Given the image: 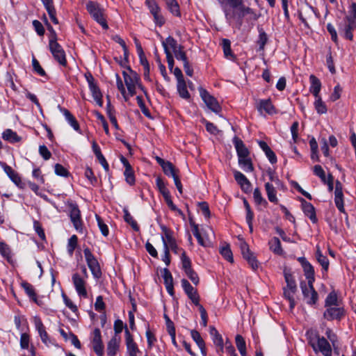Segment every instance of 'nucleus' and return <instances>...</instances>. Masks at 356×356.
Listing matches in <instances>:
<instances>
[{
  "instance_id": "nucleus-50",
  "label": "nucleus",
  "mask_w": 356,
  "mask_h": 356,
  "mask_svg": "<svg viewBox=\"0 0 356 356\" xmlns=\"http://www.w3.org/2000/svg\"><path fill=\"white\" fill-rule=\"evenodd\" d=\"M30 337L26 333H22L20 336V347L22 349H29Z\"/></svg>"
},
{
  "instance_id": "nucleus-46",
  "label": "nucleus",
  "mask_w": 356,
  "mask_h": 356,
  "mask_svg": "<svg viewBox=\"0 0 356 356\" xmlns=\"http://www.w3.org/2000/svg\"><path fill=\"white\" fill-rule=\"evenodd\" d=\"M0 253L5 259L10 261L11 259V252L9 247L3 242H0Z\"/></svg>"
},
{
  "instance_id": "nucleus-38",
  "label": "nucleus",
  "mask_w": 356,
  "mask_h": 356,
  "mask_svg": "<svg viewBox=\"0 0 356 356\" xmlns=\"http://www.w3.org/2000/svg\"><path fill=\"white\" fill-rule=\"evenodd\" d=\"M238 164L245 172H252L253 170V166L248 156L238 158Z\"/></svg>"
},
{
  "instance_id": "nucleus-17",
  "label": "nucleus",
  "mask_w": 356,
  "mask_h": 356,
  "mask_svg": "<svg viewBox=\"0 0 356 356\" xmlns=\"http://www.w3.org/2000/svg\"><path fill=\"white\" fill-rule=\"evenodd\" d=\"M72 282L78 295L83 297L87 296L86 289V278L81 277L78 273L72 275Z\"/></svg>"
},
{
  "instance_id": "nucleus-42",
  "label": "nucleus",
  "mask_w": 356,
  "mask_h": 356,
  "mask_svg": "<svg viewBox=\"0 0 356 356\" xmlns=\"http://www.w3.org/2000/svg\"><path fill=\"white\" fill-rule=\"evenodd\" d=\"M296 288L290 289V288H285L284 291V294L285 297L289 300V305L290 308L293 309L295 307L296 302L293 298V296L296 291Z\"/></svg>"
},
{
  "instance_id": "nucleus-61",
  "label": "nucleus",
  "mask_w": 356,
  "mask_h": 356,
  "mask_svg": "<svg viewBox=\"0 0 356 356\" xmlns=\"http://www.w3.org/2000/svg\"><path fill=\"white\" fill-rule=\"evenodd\" d=\"M185 273L194 284H198L199 277L196 273H195L193 270H187Z\"/></svg>"
},
{
  "instance_id": "nucleus-2",
  "label": "nucleus",
  "mask_w": 356,
  "mask_h": 356,
  "mask_svg": "<svg viewBox=\"0 0 356 356\" xmlns=\"http://www.w3.org/2000/svg\"><path fill=\"white\" fill-rule=\"evenodd\" d=\"M228 8H225L224 12L227 20L229 24H235L240 27L242 24V18L248 14L252 13V9L245 7L243 4V0L238 5H228Z\"/></svg>"
},
{
  "instance_id": "nucleus-18",
  "label": "nucleus",
  "mask_w": 356,
  "mask_h": 356,
  "mask_svg": "<svg viewBox=\"0 0 356 356\" xmlns=\"http://www.w3.org/2000/svg\"><path fill=\"white\" fill-rule=\"evenodd\" d=\"M125 343L129 355L137 356V353H138L140 350L128 330H125Z\"/></svg>"
},
{
  "instance_id": "nucleus-63",
  "label": "nucleus",
  "mask_w": 356,
  "mask_h": 356,
  "mask_svg": "<svg viewBox=\"0 0 356 356\" xmlns=\"http://www.w3.org/2000/svg\"><path fill=\"white\" fill-rule=\"evenodd\" d=\"M173 54L177 60L183 62V64L185 63V62H188L186 54L181 50V48L177 49V51Z\"/></svg>"
},
{
  "instance_id": "nucleus-25",
  "label": "nucleus",
  "mask_w": 356,
  "mask_h": 356,
  "mask_svg": "<svg viewBox=\"0 0 356 356\" xmlns=\"http://www.w3.org/2000/svg\"><path fill=\"white\" fill-rule=\"evenodd\" d=\"M334 202L337 209L342 213L345 212L343 200V193L339 183L337 184L334 191Z\"/></svg>"
},
{
  "instance_id": "nucleus-40",
  "label": "nucleus",
  "mask_w": 356,
  "mask_h": 356,
  "mask_svg": "<svg viewBox=\"0 0 356 356\" xmlns=\"http://www.w3.org/2000/svg\"><path fill=\"white\" fill-rule=\"evenodd\" d=\"M235 341L236 347L241 355L245 356L246 355V346L243 337L241 335H236Z\"/></svg>"
},
{
  "instance_id": "nucleus-45",
  "label": "nucleus",
  "mask_w": 356,
  "mask_h": 356,
  "mask_svg": "<svg viewBox=\"0 0 356 356\" xmlns=\"http://www.w3.org/2000/svg\"><path fill=\"white\" fill-rule=\"evenodd\" d=\"M161 167L164 173L168 176L172 177V175H175L177 173L176 169L169 161H166Z\"/></svg>"
},
{
  "instance_id": "nucleus-48",
  "label": "nucleus",
  "mask_w": 356,
  "mask_h": 356,
  "mask_svg": "<svg viewBox=\"0 0 356 356\" xmlns=\"http://www.w3.org/2000/svg\"><path fill=\"white\" fill-rule=\"evenodd\" d=\"M163 197L167 205L172 211L178 212L179 213H181V211L177 207V206L173 204L170 193H165V195H163Z\"/></svg>"
},
{
  "instance_id": "nucleus-23",
  "label": "nucleus",
  "mask_w": 356,
  "mask_h": 356,
  "mask_svg": "<svg viewBox=\"0 0 356 356\" xmlns=\"http://www.w3.org/2000/svg\"><path fill=\"white\" fill-rule=\"evenodd\" d=\"M120 343V337L118 335L113 336L107 344V354L109 356H115L118 351Z\"/></svg>"
},
{
  "instance_id": "nucleus-30",
  "label": "nucleus",
  "mask_w": 356,
  "mask_h": 356,
  "mask_svg": "<svg viewBox=\"0 0 356 356\" xmlns=\"http://www.w3.org/2000/svg\"><path fill=\"white\" fill-rule=\"evenodd\" d=\"M270 250L277 255L283 254L284 252L281 247V243L278 238L273 237L268 242Z\"/></svg>"
},
{
  "instance_id": "nucleus-52",
  "label": "nucleus",
  "mask_w": 356,
  "mask_h": 356,
  "mask_svg": "<svg viewBox=\"0 0 356 356\" xmlns=\"http://www.w3.org/2000/svg\"><path fill=\"white\" fill-rule=\"evenodd\" d=\"M77 244V237L75 235L72 236L68 240L67 251L70 254H72Z\"/></svg>"
},
{
  "instance_id": "nucleus-20",
  "label": "nucleus",
  "mask_w": 356,
  "mask_h": 356,
  "mask_svg": "<svg viewBox=\"0 0 356 356\" xmlns=\"http://www.w3.org/2000/svg\"><path fill=\"white\" fill-rule=\"evenodd\" d=\"M162 45L166 55H172L177 49H179L181 46L179 45L177 41L171 36L168 37L162 42Z\"/></svg>"
},
{
  "instance_id": "nucleus-60",
  "label": "nucleus",
  "mask_w": 356,
  "mask_h": 356,
  "mask_svg": "<svg viewBox=\"0 0 356 356\" xmlns=\"http://www.w3.org/2000/svg\"><path fill=\"white\" fill-rule=\"evenodd\" d=\"M327 29L331 35L332 40L335 43H337L338 41V37H337V31H336L335 28L334 27V26L332 24L329 23L327 24Z\"/></svg>"
},
{
  "instance_id": "nucleus-41",
  "label": "nucleus",
  "mask_w": 356,
  "mask_h": 356,
  "mask_svg": "<svg viewBox=\"0 0 356 356\" xmlns=\"http://www.w3.org/2000/svg\"><path fill=\"white\" fill-rule=\"evenodd\" d=\"M316 257L317 261L321 265L323 268L325 270H327L328 268V266H329V261L325 256L322 254V253L320 251L318 248H317Z\"/></svg>"
},
{
  "instance_id": "nucleus-26",
  "label": "nucleus",
  "mask_w": 356,
  "mask_h": 356,
  "mask_svg": "<svg viewBox=\"0 0 356 356\" xmlns=\"http://www.w3.org/2000/svg\"><path fill=\"white\" fill-rule=\"evenodd\" d=\"M2 138L10 143H19L22 140V137L10 129H7L2 133Z\"/></svg>"
},
{
  "instance_id": "nucleus-1",
  "label": "nucleus",
  "mask_w": 356,
  "mask_h": 356,
  "mask_svg": "<svg viewBox=\"0 0 356 356\" xmlns=\"http://www.w3.org/2000/svg\"><path fill=\"white\" fill-rule=\"evenodd\" d=\"M122 74L127 91L125 90L123 83L118 74H116L117 87L125 100H127L129 97L134 95L136 93L137 89H140L143 91V88L139 83V77L135 72L128 68L123 71Z\"/></svg>"
},
{
  "instance_id": "nucleus-9",
  "label": "nucleus",
  "mask_w": 356,
  "mask_h": 356,
  "mask_svg": "<svg viewBox=\"0 0 356 356\" xmlns=\"http://www.w3.org/2000/svg\"><path fill=\"white\" fill-rule=\"evenodd\" d=\"M85 77L88 84V87L91 95L97 103L99 106H103V100H102V94L97 85V83L95 81V79L92 76L91 74L88 73L85 74Z\"/></svg>"
},
{
  "instance_id": "nucleus-24",
  "label": "nucleus",
  "mask_w": 356,
  "mask_h": 356,
  "mask_svg": "<svg viewBox=\"0 0 356 356\" xmlns=\"http://www.w3.org/2000/svg\"><path fill=\"white\" fill-rule=\"evenodd\" d=\"M309 92L313 95L314 97L321 95L320 92L321 90V83L320 80L313 74L309 76Z\"/></svg>"
},
{
  "instance_id": "nucleus-15",
  "label": "nucleus",
  "mask_w": 356,
  "mask_h": 356,
  "mask_svg": "<svg viewBox=\"0 0 356 356\" xmlns=\"http://www.w3.org/2000/svg\"><path fill=\"white\" fill-rule=\"evenodd\" d=\"M344 315L343 306L339 305L338 306H332L327 307L324 312V316L328 320L339 319Z\"/></svg>"
},
{
  "instance_id": "nucleus-34",
  "label": "nucleus",
  "mask_w": 356,
  "mask_h": 356,
  "mask_svg": "<svg viewBox=\"0 0 356 356\" xmlns=\"http://www.w3.org/2000/svg\"><path fill=\"white\" fill-rule=\"evenodd\" d=\"M341 304V301L340 299L338 298L335 291H332L327 295L325 299V306L327 308L332 306H338Z\"/></svg>"
},
{
  "instance_id": "nucleus-27",
  "label": "nucleus",
  "mask_w": 356,
  "mask_h": 356,
  "mask_svg": "<svg viewBox=\"0 0 356 356\" xmlns=\"http://www.w3.org/2000/svg\"><path fill=\"white\" fill-rule=\"evenodd\" d=\"M233 142L238 158L248 156L249 152L241 140L235 137Z\"/></svg>"
},
{
  "instance_id": "nucleus-12",
  "label": "nucleus",
  "mask_w": 356,
  "mask_h": 356,
  "mask_svg": "<svg viewBox=\"0 0 356 356\" xmlns=\"http://www.w3.org/2000/svg\"><path fill=\"white\" fill-rule=\"evenodd\" d=\"M84 255L88 264V266L95 278L98 279L102 275L99 265L96 259L91 254L88 249L84 250Z\"/></svg>"
},
{
  "instance_id": "nucleus-4",
  "label": "nucleus",
  "mask_w": 356,
  "mask_h": 356,
  "mask_svg": "<svg viewBox=\"0 0 356 356\" xmlns=\"http://www.w3.org/2000/svg\"><path fill=\"white\" fill-rule=\"evenodd\" d=\"M192 232L197 238L198 243L204 247H210L212 245V240L214 238V232L209 225H203L199 228L198 225L191 223Z\"/></svg>"
},
{
  "instance_id": "nucleus-33",
  "label": "nucleus",
  "mask_w": 356,
  "mask_h": 356,
  "mask_svg": "<svg viewBox=\"0 0 356 356\" xmlns=\"http://www.w3.org/2000/svg\"><path fill=\"white\" fill-rule=\"evenodd\" d=\"M49 17L51 21L57 24L58 23V21L57 18L56 17V11L55 9L52 5V1L51 0H42Z\"/></svg>"
},
{
  "instance_id": "nucleus-57",
  "label": "nucleus",
  "mask_w": 356,
  "mask_h": 356,
  "mask_svg": "<svg viewBox=\"0 0 356 356\" xmlns=\"http://www.w3.org/2000/svg\"><path fill=\"white\" fill-rule=\"evenodd\" d=\"M54 171L57 175L61 177H67L69 174L67 170L63 165L58 163L55 165Z\"/></svg>"
},
{
  "instance_id": "nucleus-59",
  "label": "nucleus",
  "mask_w": 356,
  "mask_h": 356,
  "mask_svg": "<svg viewBox=\"0 0 356 356\" xmlns=\"http://www.w3.org/2000/svg\"><path fill=\"white\" fill-rule=\"evenodd\" d=\"M223 51L226 58L232 56L231 53L230 42L227 39L222 40Z\"/></svg>"
},
{
  "instance_id": "nucleus-11",
  "label": "nucleus",
  "mask_w": 356,
  "mask_h": 356,
  "mask_svg": "<svg viewBox=\"0 0 356 356\" xmlns=\"http://www.w3.org/2000/svg\"><path fill=\"white\" fill-rule=\"evenodd\" d=\"M199 92L202 99L207 108L213 112L218 113L221 108L217 100L202 88H199Z\"/></svg>"
},
{
  "instance_id": "nucleus-53",
  "label": "nucleus",
  "mask_w": 356,
  "mask_h": 356,
  "mask_svg": "<svg viewBox=\"0 0 356 356\" xmlns=\"http://www.w3.org/2000/svg\"><path fill=\"white\" fill-rule=\"evenodd\" d=\"M96 220L98 224V227L102 232V234L106 236L108 234V228L107 225L102 221L99 216L96 215Z\"/></svg>"
},
{
  "instance_id": "nucleus-14",
  "label": "nucleus",
  "mask_w": 356,
  "mask_h": 356,
  "mask_svg": "<svg viewBox=\"0 0 356 356\" xmlns=\"http://www.w3.org/2000/svg\"><path fill=\"white\" fill-rule=\"evenodd\" d=\"M120 161L123 164L124 167V176L125 179V181L130 186H134L136 183V178L134 175V170L128 162L127 159L124 156L120 157Z\"/></svg>"
},
{
  "instance_id": "nucleus-7",
  "label": "nucleus",
  "mask_w": 356,
  "mask_h": 356,
  "mask_svg": "<svg viewBox=\"0 0 356 356\" xmlns=\"http://www.w3.org/2000/svg\"><path fill=\"white\" fill-rule=\"evenodd\" d=\"M87 10L89 12L92 18L99 23L103 29H108V26L104 16L103 10L92 1H90L86 4Z\"/></svg>"
},
{
  "instance_id": "nucleus-13",
  "label": "nucleus",
  "mask_w": 356,
  "mask_h": 356,
  "mask_svg": "<svg viewBox=\"0 0 356 356\" xmlns=\"http://www.w3.org/2000/svg\"><path fill=\"white\" fill-rule=\"evenodd\" d=\"M70 217L75 229L77 232L82 233L83 230V224L81 219L80 211L77 206L71 205Z\"/></svg>"
},
{
  "instance_id": "nucleus-49",
  "label": "nucleus",
  "mask_w": 356,
  "mask_h": 356,
  "mask_svg": "<svg viewBox=\"0 0 356 356\" xmlns=\"http://www.w3.org/2000/svg\"><path fill=\"white\" fill-rule=\"evenodd\" d=\"M156 185L159 192L162 194V195H165V193H170L168 189L166 188L165 182L161 177H158L156 179Z\"/></svg>"
},
{
  "instance_id": "nucleus-22",
  "label": "nucleus",
  "mask_w": 356,
  "mask_h": 356,
  "mask_svg": "<svg viewBox=\"0 0 356 356\" xmlns=\"http://www.w3.org/2000/svg\"><path fill=\"white\" fill-rule=\"evenodd\" d=\"M234 177L236 182L240 185L241 189L245 192L250 190V182L246 177L238 170H233Z\"/></svg>"
},
{
  "instance_id": "nucleus-28",
  "label": "nucleus",
  "mask_w": 356,
  "mask_h": 356,
  "mask_svg": "<svg viewBox=\"0 0 356 356\" xmlns=\"http://www.w3.org/2000/svg\"><path fill=\"white\" fill-rule=\"evenodd\" d=\"M302 207L305 214L307 216L312 222H316V218L314 207H313V205L309 202L302 201Z\"/></svg>"
},
{
  "instance_id": "nucleus-6",
  "label": "nucleus",
  "mask_w": 356,
  "mask_h": 356,
  "mask_svg": "<svg viewBox=\"0 0 356 356\" xmlns=\"http://www.w3.org/2000/svg\"><path fill=\"white\" fill-rule=\"evenodd\" d=\"M49 50L54 59L62 66H66L65 53L63 47L57 42L56 38H52L49 42Z\"/></svg>"
},
{
  "instance_id": "nucleus-56",
  "label": "nucleus",
  "mask_w": 356,
  "mask_h": 356,
  "mask_svg": "<svg viewBox=\"0 0 356 356\" xmlns=\"http://www.w3.org/2000/svg\"><path fill=\"white\" fill-rule=\"evenodd\" d=\"M181 264L182 268L184 272H186L187 270H192L191 268V261L186 256L185 252L183 251L181 253Z\"/></svg>"
},
{
  "instance_id": "nucleus-16",
  "label": "nucleus",
  "mask_w": 356,
  "mask_h": 356,
  "mask_svg": "<svg viewBox=\"0 0 356 356\" xmlns=\"http://www.w3.org/2000/svg\"><path fill=\"white\" fill-rule=\"evenodd\" d=\"M181 286L184 290L185 293L187 294L188 297L191 300V301L196 305H199L200 296L197 293V290L193 288L190 283L185 279L181 280Z\"/></svg>"
},
{
  "instance_id": "nucleus-37",
  "label": "nucleus",
  "mask_w": 356,
  "mask_h": 356,
  "mask_svg": "<svg viewBox=\"0 0 356 356\" xmlns=\"http://www.w3.org/2000/svg\"><path fill=\"white\" fill-rule=\"evenodd\" d=\"M220 253L229 262L232 263L234 261L233 254L229 245H222L220 248Z\"/></svg>"
},
{
  "instance_id": "nucleus-43",
  "label": "nucleus",
  "mask_w": 356,
  "mask_h": 356,
  "mask_svg": "<svg viewBox=\"0 0 356 356\" xmlns=\"http://www.w3.org/2000/svg\"><path fill=\"white\" fill-rule=\"evenodd\" d=\"M165 2L168 9L174 15L179 16L180 15L179 7L175 0H165Z\"/></svg>"
},
{
  "instance_id": "nucleus-39",
  "label": "nucleus",
  "mask_w": 356,
  "mask_h": 356,
  "mask_svg": "<svg viewBox=\"0 0 356 356\" xmlns=\"http://www.w3.org/2000/svg\"><path fill=\"white\" fill-rule=\"evenodd\" d=\"M265 188L269 201L271 202H277V198L276 196V191L274 186L268 182L265 184Z\"/></svg>"
},
{
  "instance_id": "nucleus-62",
  "label": "nucleus",
  "mask_w": 356,
  "mask_h": 356,
  "mask_svg": "<svg viewBox=\"0 0 356 356\" xmlns=\"http://www.w3.org/2000/svg\"><path fill=\"white\" fill-rule=\"evenodd\" d=\"M92 344H97V343H102V337H101V332L99 329H95L92 334Z\"/></svg>"
},
{
  "instance_id": "nucleus-5",
  "label": "nucleus",
  "mask_w": 356,
  "mask_h": 356,
  "mask_svg": "<svg viewBox=\"0 0 356 356\" xmlns=\"http://www.w3.org/2000/svg\"><path fill=\"white\" fill-rule=\"evenodd\" d=\"M162 231L161 240L163 249L168 250H172L175 253L178 254L179 248L177 245L176 241L173 236V232L165 225H161Z\"/></svg>"
},
{
  "instance_id": "nucleus-10",
  "label": "nucleus",
  "mask_w": 356,
  "mask_h": 356,
  "mask_svg": "<svg viewBox=\"0 0 356 356\" xmlns=\"http://www.w3.org/2000/svg\"><path fill=\"white\" fill-rule=\"evenodd\" d=\"M356 27V22L350 16H346L343 22L339 24V30L341 34H343L344 37L348 40H353V35L352 31Z\"/></svg>"
},
{
  "instance_id": "nucleus-54",
  "label": "nucleus",
  "mask_w": 356,
  "mask_h": 356,
  "mask_svg": "<svg viewBox=\"0 0 356 356\" xmlns=\"http://www.w3.org/2000/svg\"><path fill=\"white\" fill-rule=\"evenodd\" d=\"M342 88L338 84L334 88L333 92L330 96V100L331 102H335L339 99L341 97Z\"/></svg>"
},
{
  "instance_id": "nucleus-36",
  "label": "nucleus",
  "mask_w": 356,
  "mask_h": 356,
  "mask_svg": "<svg viewBox=\"0 0 356 356\" xmlns=\"http://www.w3.org/2000/svg\"><path fill=\"white\" fill-rule=\"evenodd\" d=\"M177 88L179 95L181 98L185 99L190 98V95L187 90L186 84L184 79L177 81Z\"/></svg>"
},
{
  "instance_id": "nucleus-64",
  "label": "nucleus",
  "mask_w": 356,
  "mask_h": 356,
  "mask_svg": "<svg viewBox=\"0 0 356 356\" xmlns=\"http://www.w3.org/2000/svg\"><path fill=\"white\" fill-rule=\"evenodd\" d=\"M39 152L40 155L45 159L47 160L51 157V153L44 145H40L39 147Z\"/></svg>"
},
{
  "instance_id": "nucleus-19",
  "label": "nucleus",
  "mask_w": 356,
  "mask_h": 356,
  "mask_svg": "<svg viewBox=\"0 0 356 356\" xmlns=\"http://www.w3.org/2000/svg\"><path fill=\"white\" fill-rule=\"evenodd\" d=\"M257 108L261 114L264 113L268 115L276 113V109L273 105L270 99H260L257 102Z\"/></svg>"
},
{
  "instance_id": "nucleus-51",
  "label": "nucleus",
  "mask_w": 356,
  "mask_h": 356,
  "mask_svg": "<svg viewBox=\"0 0 356 356\" xmlns=\"http://www.w3.org/2000/svg\"><path fill=\"white\" fill-rule=\"evenodd\" d=\"M314 173L315 175L318 177L323 182L326 181V177L325 171L322 168V167L319 165H316L314 167Z\"/></svg>"
},
{
  "instance_id": "nucleus-32",
  "label": "nucleus",
  "mask_w": 356,
  "mask_h": 356,
  "mask_svg": "<svg viewBox=\"0 0 356 356\" xmlns=\"http://www.w3.org/2000/svg\"><path fill=\"white\" fill-rule=\"evenodd\" d=\"M64 115L65 120L76 131H79V124L75 118L67 109H60Z\"/></svg>"
},
{
  "instance_id": "nucleus-44",
  "label": "nucleus",
  "mask_w": 356,
  "mask_h": 356,
  "mask_svg": "<svg viewBox=\"0 0 356 356\" xmlns=\"http://www.w3.org/2000/svg\"><path fill=\"white\" fill-rule=\"evenodd\" d=\"M22 288L24 289L26 294L35 302H36V296L35 293V291L33 286L28 282H22Z\"/></svg>"
},
{
  "instance_id": "nucleus-21",
  "label": "nucleus",
  "mask_w": 356,
  "mask_h": 356,
  "mask_svg": "<svg viewBox=\"0 0 356 356\" xmlns=\"http://www.w3.org/2000/svg\"><path fill=\"white\" fill-rule=\"evenodd\" d=\"M0 165L3 169L5 173L10 179V180L17 186L22 187V180L19 175L12 169L11 167L8 166L3 162H0Z\"/></svg>"
},
{
  "instance_id": "nucleus-8",
  "label": "nucleus",
  "mask_w": 356,
  "mask_h": 356,
  "mask_svg": "<svg viewBox=\"0 0 356 356\" xmlns=\"http://www.w3.org/2000/svg\"><path fill=\"white\" fill-rule=\"evenodd\" d=\"M300 287L305 301L309 305H314L318 300V293L314 289L312 281L309 280L308 283L302 282Z\"/></svg>"
},
{
  "instance_id": "nucleus-31",
  "label": "nucleus",
  "mask_w": 356,
  "mask_h": 356,
  "mask_svg": "<svg viewBox=\"0 0 356 356\" xmlns=\"http://www.w3.org/2000/svg\"><path fill=\"white\" fill-rule=\"evenodd\" d=\"M191 335L200 349L203 356H206L205 344L200 333L196 330H191Z\"/></svg>"
},
{
  "instance_id": "nucleus-29",
  "label": "nucleus",
  "mask_w": 356,
  "mask_h": 356,
  "mask_svg": "<svg viewBox=\"0 0 356 356\" xmlns=\"http://www.w3.org/2000/svg\"><path fill=\"white\" fill-rule=\"evenodd\" d=\"M314 106L318 114H325L327 111V106L321 95L314 97Z\"/></svg>"
},
{
  "instance_id": "nucleus-55",
  "label": "nucleus",
  "mask_w": 356,
  "mask_h": 356,
  "mask_svg": "<svg viewBox=\"0 0 356 356\" xmlns=\"http://www.w3.org/2000/svg\"><path fill=\"white\" fill-rule=\"evenodd\" d=\"M162 277L164 280L165 285H169L173 283L172 276L167 268L163 269Z\"/></svg>"
},
{
  "instance_id": "nucleus-3",
  "label": "nucleus",
  "mask_w": 356,
  "mask_h": 356,
  "mask_svg": "<svg viewBox=\"0 0 356 356\" xmlns=\"http://www.w3.org/2000/svg\"><path fill=\"white\" fill-rule=\"evenodd\" d=\"M306 336L309 343L316 353L320 352L324 356L332 355V348L330 343L324 337H321L316 331L308 330Z\"/></svg>"
},
{
  "instance_id": "nucleus-35",
  "label": "nucleus",
  "mask_w": 356,
  "mask_h": 356,
  "mask_svg": "<svg viewBox=\"0 0 356 356\" xmlns=\"http://www.w3.org/2000/svg\"><path fill=\"white\" fill-rule=\"evenodd\" d=\"M210 334L212 337L213 343L219 347L220 351L223 350V339L215 327H210Z\"/></svg>"
},
{
  "instance_id": "nucleus-47",
  "label": "nucleus",
  "mask_w": 356,
  "mask_h": 356,
  "mask_svg": "<svg viewBox=\"0 0 356 356\" xmlns=\"http://www.w3.org/2000/svg\"><path fill=\"white\" fill-rule=\"evenodd\" d=\"M146 4L152 15H156L160 13V8L154 1L147 0Z\"/></svg>"
},
{
  "instance_id": "nucleus-58",
  "label": "nucleus",
  "mask_w": 356,
  "mask_h": 356,
  "mask_svg": "<svg viewBox=\"0 0 356 356\" xmlns=\"http://www.w3.org/2000/svg\"><path fill=\"white\" fill-rule=\"evenodd\" d=\"M32 65H33V70L39 75H40V76L45 75L44 70L42 68V67L40 65V63L35 58H33V59H32Z\"/></svg>"
}]
</instances>
